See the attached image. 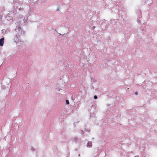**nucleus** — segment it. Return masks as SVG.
I'll use <instances>...</instances> for the list:
<instances>
[{"instance_id":"11","label":"nucleus","mask_w":157,"mask_h":157,"mask_svg":"<svg viewBox=\"0 0 157 157\" xmlns=\"http://www.w3.org/2000/svg\"><path fill=\"white\" fill-rule=\"evenodd\" d=\"M92 106L91 105V108H92Z\"/></svg>"},{"instance_id":"8","label":"nucleus","mask_w":157,"mask_h":157,"mask_svg":"<svg viewBox=\"0 0 157 157\" xmlns=\"http://www.w3.org/2000/svg\"><path fill=\"white\" fill-rule=\"evenodd\" d=\"M135 94L136 95H137L138 93V92H135Z\"/></svg>"},{"instance_id":"4","label":"nucleus","mask_w":157,"mask_h":157,"mask_svg":"<svg viewBox=\"0 0 157 157\" xmlns=\"http://www.w3.org/2000/svg\"><path fill=\"white\" fill-rule=\"evenodd\" d=\"M90 117H95V115L94 113H91L90 114Z\"/></svg>"},{"instance_id":"6","label":"nucleus","mask_w":157,"mask_h":157,"mask_svg":"<svg viewBox=\"0 0 157 157\" xmlns=\"http://www.w3.org/2000/svg\"><path fill=\"white\" fill-rule=\"evenodd\" d=\"M31 150L33 151H34L35 150V149H34V148L33 147H32V149H31Z\"/></svg>"},{"instance_id":"12","label":"nucleus","mask_w":157,"mask_h":157,"mask_svg":"<svg viewBox=\"0 0 157 157\" xmlns=\"http://www.w3.org/2000/svg\"><path fill=\"white\" fill-rule=\"evenodd\" d=\"M82 132H83V130H82Z\"/></svg>"},{"instance_id":"5","label":"nucleus","mask_w":157,"mask_h":157,"mask_svg":"<svg viewBox=\"0 0 157 157\" xmlns=\"http://www.w3.org/2000/svg\"><path fill=\"white\" fill-rule=\"evenodd\" d=\"M66 104L67 105H69V101L67 99L66 100Z\"/></svg>"},{"instance_id":"2","label":"nucleus","mask_w":157,"mask_h":157,"mask_svg":"<svg viewBox=\"0 0 157 157\" xmlns=\"http://www.w3.org/2000/svg\"><path fill=\"white\" fill-rule=\"evenodd\" d=\"M92 145V142L91 141H89L87 144L86 146L88 147H91Z\"/></svg>"},{"instance_id":"3","label":"nucleus","mask_w":157,"mask_h":157,"mask_svg":"<svg viewBox=\"0 0 157 157\" xmlns=\"http://www.w3.org/2000/svg\"><path fill=\"white\" fill-rule=\"evenodd\" d=\"M78 138L77 137H75L74 138V141L75 142H76L78 141Z\"/></svg>"},{"instance_id":"1","label":"nucleus","mask_w":157,"mask_h":157,"mask_svg":"<svg viewBox=\"0 0 157 157\" xmlns=\"http://www.w3.org/2000/svg\"><path fill=\"white\" fill-rule=\"evenodd\" d=\"M4 37L0 39V46H3L4 44Z\"/></svg>"},{"instance_id":"9","label":"nucleus","mask_w":157,"mask_h":157,"mask_svg":"<svg viewBox=\"0 0 157 157\" xmlns=\"http://www.w3.org/2000/svg\"><path fill=\"white\" fill-rule=\"evenodd\" d=\"M135 157H139V156L136 155V156H135Z\"/></svg>"},{"instance_id":"10","label":"nucleus","mask_w":157,"mask_h":157,"mask_svg":"<svg viewBox=\"0 0 157 157\" xmlns=\"http://www.w3.org/2000/svg\"><path fill=\"white\" fill-rule=\"evenodd\" d=\"M108 106H110V105H109V104H108Z\"/></svg>"},{"instance_id":"7","label":"nucleus","mask_w":157,"mask_h":157,"mask_svg":"<svg viewBox=\"0 0 157 157\" xmlns=\"http://www.w3.org/2000/svg\"><path fill=\"white\" fill-rule=\"evenodd\" d=\"M94 98H98V97L97 96H94Z\"/></svg>"}]
</instances>
